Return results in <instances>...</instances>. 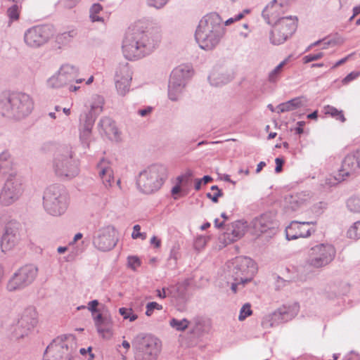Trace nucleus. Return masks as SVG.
<instances>
[{
  "instance_id": "f3484780",
  "label": "nucleus",
  "mask_w": 360,
  "mask_h": 360,
  "mask_svg": "<svg viewBox=\"0 0 360 360\" xmlns=\"http://www.w3.org/2000/svg\"><path fill=\"white\" fill-rule=\"evenodd\" d=\"M117 240L115 229L112 226H108L97 232L94 237L93 244L98 250L105 252L112 250Z\"/></svg>"
},
{
  "instance_id": "a19ab883",
  "label": "nucleus",
  "mask_w": 360,
  "mask_h": 360,
  "mask_svg": "<svg viewBox=\"0 0 360 360\" xmlns=\"http://www.w3.org/2000/svg\"><path fill=\"white\" fill-rule=\"evenodd\" d=\"M344 42V39L340 37H335L332 39L325 38L322 39V43L321 45L322 46V49H326L329 46H334L336 45H340Z\"/></svg>"
},
{
  "instance_id": "4d7b16f0",
  "label": "nucleus",
  "mask_w": 360,
  "mask_h": 360,
  "mask_svg": "<svg viewBox=\"0 0 360 360\" xmlns=\"http://www.w3.org/2000/svg\"><path fill=\"white\" fill-rule=\"evenodd\" d=\"M98 304L99 302L97 300H94L88 304V309L92 313L93 316H95V313L98 312L97 307Z\"/></svg>"
},
{
  "instance_id": "c85d7f7f",
  "label": "nucleus",
  "mask_w": 360,
  "mask_h": 360,
  "mask_svg": "<svg viewBox=\"0 0 360 360\" xmlns=\"http://www.w3.org/2000/svg\"><path fill=\"white\" fill-rule=\"evenodd\" d=\"M192 75L193 70L191 66L188 64H181L172 70L170 79L186 85L187 82Z\"/></svg>"
},
{
  "instance_id": "37998d69",
  "label": "nucleus",
  "mask_w": 360,
  "mask_h": 360,
  "mask_svg": "<svg viewBox=\"0 0 360 360\" xmlns=\"http://www.w3.org/2000/svg\"><path fill=\"white\" fill-rule=\"evenodd\" d=\"M119 312L124 319H129L131 322L134 321L138 318V316L134 313L131 308L121 307L119 309Z\"/></svg>"
},
{
  "instance_id": "c03bdc74",
  "label": "nucleus",
  "mask_w": 360,
  "mask_h": 360,
  "mask_svg": "<svg viewBox=\"0 0 360 360\" xmlns=\"http://www.w3.org/2000/svg\"><path fill=\"white\" fill-rule=\"evenodd\" d=\"M20 7L18 3L13 4L7 10V15L12 21L17 20L19 18Z\"/></svg>"
},
{
  "instance_id": "20e7f679",
  "label": "nucleus",
  "mask_w": 360,
  "mask_h": 360,
  "mask_svg": "<svg viewBox=\"0 0 360 360\" xmlns=\"http://www.w3.org/2000/svg\"><path fill=\"white\" fill-rule=\"evenodd\" d=\"M135 360H157L162 350V342L150 333H139L132 340Z\"/></svg>"
},
{
  "instance_id": "6e6552de",
  "label": "nucleus",
  "mask_w": 360,
  "mask_h": 360,
  "mask_svg": "<svg viewBox=\"0 0 360 360\" xmlns=\"http://www.w3.org/2000/svg\"><path fill=\"white\" fill-rule=\"evenodd\" d=\"M24 192L22 177L17 172L9 173L0 192V204L9 206L18 201Z\"/></svg>"
},
{
  "instance_id": "aec40b11",
  "label": "nucleus",
  "mask_w": 360,
  "mask_h": 360,
  "mask_svg": "<svg viewBox=\"0 0 360 360\" xmlns=\"http://www.w3.org/2000/svg\"><path fill=\"white\" fill-rule=\"evenodd\" d=\"M19 226V223L15 221H11L6 224L1 240V248L3 252L11 250L18 243L20 240Z\"/></svg>"
},
{
  "instance_id": "3c124183",
  "label": "nucleus",
  "mask_w": 360,
  "mask_h": 360,
  "mask_svg": "<svg viewBox=\"0 0 360 360\" xmlns=\"http://www.w3.org/2000/svg\"><path fill=\"white\" fill-rule=\"evenodd\" d=\"M208 239L207 237L203 236L197 237L194 243L195 249L198 250L202 249L206 245Z\"/></svg>"
},
{
  "instance_id": "f03ea898",
  "label": "nucleus",
  "mask_w": 360,
  "mask_h": 360,
  "mask_svg": "<svg viewBox=\"0 0 360 360\" xmlns=\"http://www.w3.org/2000/svg\"><path fill=\"white\" fill-rule=\"evenodd\" d=\"M226 33L223 19L219 13L211 12L199 21L195 32V39L201 49L212 51L221 42Z\"/></svg>"
},
{
  "instance_id": "f257e3e1",
  "label": "nucleus",
  "mask_w": 360,
  "mask_h": 360,
  "mask_svg": "<svg viewBox=\"0 0 360 360\" xmlns=\"http://www.w3.org/2000/svg\"><path fill=\"white\" fill-rule=\"evenodd\" d=\"M158 43V40L152 32L134 25L129 27L123 39L122 53L129 60H137L153 53Z\"/></svg>"
},
{
  "instance_id": "052dcab7",
  "label": "nucleus",
  "mask_w": 360,
  "mask_h": 360,
  "mask_svg": "<svg viewBox=\"0 0 360 360\" xmlns=\"http://www.w3.org/2000/svg\"><path fill=\"white\" fill-rule=\"evenodd\" d=\"M343 360H360L359 355L354 351H351L345 356Z\"/></svg>"
},
{
  "instance_id": "603ef678",
  "label": "nucleus",
  "mask_w": 360,
  "mask_h": 360,
  "mask_svg": "<svg viewBox=\"0 0 360 360\" xmlns=\"http://www.w3.org/2000/svg\"><path fill=\"white\" fill-rule=\"evenodd\" d=\"M323 56V52L319 51L316 53H311V54L305 56L303 58V61L304 63H308L311 61L317 60L321 58Z\"/></svg>"
},
{
  "instance_id": "a878e982",
  "label": "nucleus",
  "mask_w": 360,
  "mask_h": 360,
  "mask_svg": "<svg viewBox=\"0 0 360 360\" xmlns=\"http://www.w3.org/2000/svg\"><path fill=\"white\" fill-rule=\"evenodd\" d=\"M37 323V319L35 309L32 307H27L25 309L18 322V326L22 329L20 336L23 337L25 335H27V331L33 328Z\"/></svg>"
},
{
  "instance_id": "393cba45",
  "label": "nucleus",
  "mask_w": 360,
  "mask_h": 360,
  "mask_svg": "<svg viewBox=\"0 0 360 360\" xmlns=\"http://www.w3.org/2000/svg\"><path fill=\"white\" fill-rule=\"evenodd\" d=\"M252 226L257 233H265L276 226L275 216L271 212L262 214L252 220Z\"/></svg>"
},
{
  "instance_id": "c756f323",
  "label": "nucleus",
  "mask_w": 360,
  "mask_h": 360,
  "mask_svg": "<svg viewBox=\"0 0 360 360\" xmlns=\"http://www.w3.org/2000/svg\"><path fill=\"white\" fill-rule=\"evenodd\" d=\"M307 99L304 96H298L276 106L277 113H283L297 110L307 105Z\"/></svg>"
},
{
  "instance_id": "473e14b6",
  "label": "nucleus",
  "mask_w": 360,
  "mask_h": 360,
  "mask_svg": "<svg viewBox=\"0 0 360 360\" xmlns=\"http://www.w3.org/2000/svg\"><path fill=\"white\" fill-rule=\"evenodd\" d=\"M186 84L169 79L168 84V97L172 101H178L182 96Z\"/></svg>"
},
{
  "instance_id": "423d86ee",
  "label": "nucleus",
  "mask_w": 360,
  "mask_h": 360,
  "mask_svg": "<svg viewBox=\"0 0 360 360\" xmlns=\"http://www.w3.org/2000/svg\"><path fill=\"white\" fill-rule=\"evenodd\" d=\"M166 177L165 167L152 165L139 172L136 178V186L141 193L150 194L161 188Z\"/></svg>"
},
{
  "instance_id": "09e8293b",
  "label": "nucleus",
  "mask_w": 360,
  "mask_h": 360,
  "mask_svg": "<svg viewBox=\"0 0 360 360\" xmlns=\"http://www.w3.org/2000/svg\"><path fill=\"white\" fill-rule=\"evenodd\" d=\"M155 309L162 310V306L161 304L157 303L156 302H148L146 304V315L148 316H150L153 314V311Z\"/></svg>"
},
{
  "instance_id": "9b49d317",
  "label": "nucleus",
  "mask_w": 360,
  "mask_h": 360,
  "mask_svg": "<svg viewBox=\"0 0 360 360\" xmlns=\"http://www.w3.org/2000/svg\"><path fill=\"white\" fill-rule=\"evenodd\" d=\"M38 271L37 266L34 264H26L19 268L8 281L7 290H21L29 286L37 278Z\"/></svg>"
},
{
  "instance_id": "a211bd4d",
  "label": "nucleus",
  "mask_w": 360,
  "mask_h": 360,
  "mask_svg": "<svg viewBox=\"0 0 360 360\" xmlns=\"http://www.w3.org/2000/svg\"><path fill=\"white\" fill-rule=\"evenodd\" d=\"M132 70L127 62L120 63L115 68V83L118 94L124 96L129 90Z\"/></svg>"
},
{
  "instance_id": "58836bf2",
  "label": "nucleus",
  "mask_w": 360,
  "mask_h": 360,
  "mask_svg": "<svg viewBox=\"0 0 360 360\" xmlns=\"http://www.w3.org/2000/svg\"><path fill=\"white\" fill-rule=\"evenodd\" d=\"M103 10V7L99 4H94L89 10V18L92 22H103V18L98 15Z\"/></svg>"
},
{
  "instance_id": "72a5a7b5",
  "label": "nucleus",
  "mask_w": 360,
  "mask_h": 360,
  "mask_svg": "<svg viewBox=\"0 0 360 360\" xmlns=\"http://www.w3.org/2000/svg\"><path fill=\"white\" fill-rule=\"evenodd\" d=\"M103 164L104 160H103L98 165V174L103 181V184L105 187H108L111 186L112 181L114 179L112 170L110 167L104 166Z\"/></svg>"
},
{
  "instance_id": "5701e85b",
  "label": "nucleus",
  "mask_w": 360,
  "mask_h": 360,
  "mask_svg": "<svg viewBox=\"0 0 360 360\" xmlns=\"http://www.w3.org/2000/svg\"><path fill=\"white\" fill-rule=\"evenodd\" d=\"M233 79V72L224 66H215L212 70L208 80L212 86H219Z\"/></svg>"
},
{
  "instance_id": "a18cd8bd",
  "label": "nucleus",
  "mask_w": 360,
  "mask_h": 360,
  "mask_svg": "<svg viewBox=\"0 0 360 360\" xmlns=\"http://www.w3.org/2000/svg\"><path fill=\"white\" fill-rule=\"evenodd\" d=\"M170 0H146V5L150 8L160 10L164 8Z\"/></svg>"
},
{
  "instance_id": "6e6d98bb",
  "label": "nucleus",
  "mask_w": 360,
  "mask_h": 360,
  "mask_svg": "<svg viewBox=\"0 0 360 360\" xmlns=\"http://www.w3.org/2000/svg\"><path fill=\"white\" fill-rule=\"evenodd\" d=\"M223 195V193L221 190H218V191H216L215 193L212 194L211 193H207L206 194V196L211 199L213 202H217L219 200V198Z\"/></svg>"
},
{
  "instance_id": "cd10ccee",
  "label": "nucleus",
  "mask_w": 360,
  "mask_h": 360,
  "mask_svg": "<svg viewBox=\"0 0 360 360\" xmlns=\"http://www.w3.org/2000/svg\"><path fill=\"white\" fill-rule=\"evenodd\" d=\"M246 227V222L240 220L232 223L231 227L224 234L225 243L229 244L240 239L244 236Z\"/></svg>"
},
{
  "instance_id": "4be33fe9",
  "label": "nucleus",
  "mask_w": 360,
  "mask_h": 360,
  "mask_svg": "<svg viewBox=\"0 0 360 360\" xmlns=\"http://www.w3.org/2000/svg\"><path fill=\"white\" fill-rule=\"evenodd\" d=\"M312 195L309 191H302L289 195L285 198V209L287 212H296L306 206L311 200Z\"/></svg>"
},
{
  "instance_id": "774afa93",
  "label": "nucleus",
  "mask_w": 360,
  "mask_h": 360,
  "mask_svg": "<svg viewBox=\"0 0 360 360\" xmlns=\"http://www.w3.org/2000/svg\"><path fill=\"white\" fill-rule=\"evenodd\" d=\"M350 57V55L340 59V60L337 61L333 66V68H335L340 65H341L342 64L345 63L347 60L348 58Z\"/></svg>"
},
{
  "instance_id": "13d9d810",
  "label": "nucleus",
  "mask_w": 360,
  "mask_h": 360,
  "mask_svg": "<svg viewBox=\"0 0 360 360\" xmlns=\"http://www.w3.org/2000/svg\"><path fill=\"white\" fill-rule=\"evenodd\" d=\"M186 178V176H179L177 177V181H178V184H176V186H174L172 189V193L173 195L174 194H177L180 192L181 191V186H180V184L182 183L184 179Z\"/></svg>"
},
{
  "instance_id": "ea45409f",
  "label": "nucleus",
  "mask_w": 360,
  "mask_h": 360,
  "mask_svg": "<svg viewBox=\"0 0 360 360\" xmlns=\"http://www.w3.org/2000/svg\"><path fill=\"white\" fill-rule=\"evenodd\" d=\"M348 210L354 213H360V198L351 197L347 201Z\"/></svg>"
},
{
  "instance_id": "ddd939ff",
  "label": "nucleus",
  "mask_w": 360,
  "mask_h": 360,
  "mask_svg": "<svg viewBox=\"0 0 360 360\" xmlns=\"http://www.w3.org/2000/svg\"><path fill=\"white\" fill-rule=\"evenodd\" d=\"M53 36V29L46 25L32 26L25 30L24 42L31 49H38L46 44Z\"/></svg>"
},
{
  "instance_id": "f704fd0d",
  "label": "nucleus",
  "mask_w": 360,
  "mask_h": 360,
  "mask_svg": "<svg viewBox=\"0 0 360 360\" xmlns=\"http://www.w3.org/2000/svg\"><path fill=\"white\" fill-rule=\"evenodd\" d=\"M11 172H15L13 169L12 160L8 152L4 151L0 154V174L9 175Z\"/></svg>"
},
{
  "instance_id": "4c0bfd02",
  "label": "nucleus",
  "mask_w": 360,
  "mask_h": 360,
  "mask_svg": "<svg viewBox=\"0 0 360 360\" xmlns=\"http://www.w3.org/2000/svg\"><path fill=\"white\" fill-rule=\"evenodd\" d=\"M189 325V321L187 319L179 320L173 318L169 321V326L177 331H184Z\"/></svg>"
},
{
  "instance_id": "79ce46f5",
  "label": "nucleus",
  "mask_w": 360,
  "mask_h": 360,
  "mask_svg": "<svg viewBox=\"0 0 360 360\" xmlns=\"http://www.w3.org/2000/svg\"><path fill=\"white\" fill-rule=\"evenodd\" d=\"M347 237L351 239L360 238V221L355 222L347 231Z\"/></svg>"
},
{
  "instance_id": "7c9ffc66",
  "label": "nucleus",
  "mask_w": 360,
  "mask_h": 360,
  "mask_svg": "<svg viewBox=\"0 0 360 360\" xmlns=\"http://www.w3.org/2000/svg\"><path fill=\"white\" fill-rule=\"evenodd\" d=\"M100 133L103 132L109 139H117L119 134L115 122L110 117H105L98 123Z\"/></svg>"
},
{
  "instance_id": "bb28decb",
  "label": "nucleus",
  "mask_w": 360,
  "mask_h": 360,
  "mask_svg": "<svg viewBox=\"0 0 360 360\" xmlns=\"http://www.w3.org/2000/svg\"><path fill=\"white\" fill-rule=\"evenodd\" d=\"M299 310L300 305L297 302L283 304L274 313V319L280 322H287L292 319Z\"/></svg>"
},
{
  "instance_id": "49530a36",
  "label": "nucleus",
  "mask_w": 360,
  "mask_h": 360,
  "mask_svg": "<svg viewBox=\"0 0 360 360\" xmlns=\"http://www.w3.org/2000/svg\"><path fill=\"white\" fill-rule=\"evenodd\" d=\"M342 169V167L338 170V174L335 176H329L325 179V183L323 185L331 187L335 185L338 182H340L344 181L347 176H344L342 179H340L342 175L340 174V170Z\"/></svg>"
},
{
  "instance_id": "dca6fc26",
  "label": "nucleus",
  "mask_w": 360,
  "mask_h": 360,
  "mask_svg": "<svg viewBox=\"0 0 360 360\" xmlns=\"http://www.w3.org/2000/svg\"><path fill=\"white\" fill-rule=\"evenodd\" d=\"M233 264L235 281H240L243 285L250 282L257 271L256 264L248 257H238Z\"/></svg>"
},
{
  "instance_id": "c9c22d12",
  "label": "nucleus",
  "mask_w": 360,
  "mask_h": 360,
  "mask_svg": "<svg viewBox=\"0 0 360 360\" xmlns=\"http://www.w3.org/2000/svg\"><path fill=\"white\" fill-rule=\"evenodd\" d=\"M288 61V58L284 59L269 73L268 81L270 83L275 84L280 79L283 67L287 64Z\"/></svg>"
},
{
  "instance_id": "de8ad7c7",
  "label": "nucleus",
  "mask_w": 360,
  "mask_h": 360,
  "mask_svg": "<svg viewBox=\"0 0 360 360\" xmlns=\"http://www.w3.org/2000/svg\"><path fill=\"white\" fill-rule=\"evenodd\" d=\"M251 307L249 303L245 304L240 310L238 316L239 321L245 320L248 316L252 314Z\"/></svg>"
},
{
  "instance_id": "f8f14e48",
  "label": "nucleus",
  "mask_w": 360,
  "mask_h": 360,
  "mask_svg": "<svg viewBox=\"0 0 360 360\" xmlns=\"http://www.w3.org/2000/svg\"><path fill=\"white\" fill-rule=\"evenodd\" d=\"M96 101L91 105V109L79 116V138L83 143H87L96 116L103 110V99L96 96Z\"/></svg>"
},
{
  "instance_id": "e2e57ef3",
  "label": "nucleus",
  "mask_w": 360,
  "mask_h": 360,
  "mask_svg": "<svg viewBox=\"0 0 360 360\" xmlns=\"http://www.w3.org/2000/svg\"><path fill=\"white\" fill-rule=\"evenodd\" d=\"M75 32L73 30L70 31V32H65L63 33L59 37V39H67L68 38H72L75 37Z\"/></svg>"
},
{
  "instance_id": "412c9836",
  "label": "nucleus",
  "mask_w": 360,
  "mask_h": 360,
  "mask_svg": "<svg viewBox=\"0 0 360 360\" xmlns=\"http://www.w3.org/2000/svg\"><path fill=\"white\" fill-rule=\"evenodd\" d=\"M311 224H316V221H291L285 228L286 239L291 240L298 238H307L310 236L311 233L315 232L314 229L307 228Z\"/></svg>"
},
{
  "instance_id": "0e129e2a",
  "label": "nucleus",
  "mask_w": 360,
  "mask_h": 360,
  "mask_svg": "<svg viewBox=\"0 0 360 360\" xmlns=\"http://www.w3.org/2000/svg\"><path fill=\"white\" fill-rule=\"evenodd\" d=\"M156 295L160 299L165 298L167 297L166 289L165 288H162L161 290L158 289L156 290Z\"/></svg>"
},
{
  "instance_id": "e433bc0d",
  "label": "nucleus",
  "mask_w": 360,
  "mask_h": 360,
  "mask_svg": "<svg viewBox=\"0 0 360 360\" xmlns=\"http://www.w3.org/2000/svg\"><path fill=\"white\" fill-rule=\"evenodd\" d=\"M324 113L328 115L336 120H339L342 122L345 121V117L343 115L342 110H339L336 108L331 105H326L324 107Z\"/></svg>"
},
{
  "instance_id": "7ed1b4c3",
  "label": "nucleus",
  "mask_w": 360,
  "mask_h": 360,
  "mask_svg": "<svg viewBox=\"0 0 360 360\" xmlns=\"http://www.w3.org/2000/svg\"><path fill=\"white\" fill-rule=\"evenodd\" d=\"M34 105L33 99L29 94L13 92L0 99V112L4 117L20 120L32 113Z\"/></svg>"
},
{
  "instance_id": "4468645a",
  "label": "nucleus",
  "mask_w": 360,
  "mask_h": 360,
  "mask_svg": "<svg viewBox=\"0 0 360 360\" xmlns=\"http://www.w3.org/2000/svg\"><path fill=\"white\" fill-rule=\"evenodd\" d=\"M79 70L77 67L70 65H63L58 73L53 75L47 81V85L51 88H60L68 85L73 82L80 84L83 79H79Z\"/></svg>"
},
{
  "instance_id": "5fc2aeb1",
  "label": "nucleus",
  "mask_w": 360,
  "mask_h": 360,
  "mask_svg": "<svg viewBox=\"0 0 360 360\" xmlns=\"http://www.w3.org/2000/svg\"><path fill=\"white\" fill-rule=\"evenodd\" d=\"M359 75H360V72H356V71L352 72L349 74H348L343 79L342 82L344 84H347V83L354 80L355 79H356Z\"/></svg>"
},
{
  "instance_id": "bf43d9fd",
  "label": "nucleus",
  "mask_w": 360,
  "mask_h": 360,
  "mask_svg": "<svg viewBox=\"0 0 360 360\" xmlns=\"http://www.w3.org/2000/svg\"><path fill=\"white\" fill-rule=\"evenodd\" d=\"M276 167L275 172L280 173L283 169V165L284 164V160L282 158H276L275 159Z\"/></svg>"
},
{
  "instance_id": "69168bd1",
  "label": "nucleus",
  "mask_w": 360,
  "mask_h": 360,
  "mask_svg": "<svg viewBox=\"0 0 360 360\" xmlns=\"http://www.w3.org/2000/svg\"><path fill=\"white\" fill-rule=\"evenodd\" d=\"M178 250L174 247L170 251L169 259H173L174 261H176L178 259Z\"/></svg>"
},
{
  "instance_id": "1a4fd4ad",
  "label": "nucleus",
  "mask_w": 360,
  "mask_h": 360,
  "mask_svg": "<svg viewBox=\"0 0 360 360\" xmlns=\"http://www.w3.org/2000/svg\"><path fill=\"white\" fill-rule=\"evenodd\" d=\"M297 18L285 16L279 18L271 25L273 26L270 32V41L274 45H280L284 43L297 29Z\"/></svg>"
},
{
  "instance_id": "6ab92c4d",
  "label": "nucleus",
  "mask_w": 360,
  "mask_h": 360,
  "mask_svg": "<svg viewBox=\"0 0 360 360\" xmlns=\"http://www.w3.org/2000/svg\"><path fill=\"white\" fill-rule=\"evenodd\" d=\"M289 0H272L263 9L262 15L265 21L271 25L283 15L288 10Z\"/></svg>"
},
{
  "instance_id": "9d476101",
  "label": "nucleus",
  "mask_w": 360,
  "mask_h": 360,
  "mask_svg": "<svg viewBox=\"0 0 360 360\" xmlns=\"http://www.w3.org/2000/svg\"><path fill=\"white\" fill-rule=\"evenodd\" d=\"M335 254L333 245L328 243L318 244L309 249L306 262L313 268H322L334 259Z\"/></svg>"
},
{
  "instance_id": "b1692460",
  "label": "nucleus",
  "mask_w": 360,
  "mask_h": 360,
  "mask_svg": "<svg viewBox=\"0 0 360 360\" xmlns=\"http://www.w3.org/2000/svg\"><path fill=\"white\" fill-rule=\"evenodd\" d=\"M358 169H360V148L349 153L342 162V169L340 170V179L344 176H349Z\"/></svg>"
},
{
  "instance_id": "2f4dec72",
  "label": "nucleus",
  "mask_w": 360,
  "mask_h": 360,
  "mask_svg": "<svg viewBox=\"0 0 360 360\" xmlns=\"http://www.w3.org/2000/svg\"><path fill=\"white\" fill-rule=\"evenodd\" d=\"M95 326L99 334L104 336L105 333H109L112 326V321L109 316L98 314L93 317Z\"/></svg>"
},
{
  "instance_id": "0eeeda50",
  "label": "nucleus",
  "mask_w": 360,
  "mask_h": 360,
  "mask_svg": "<svg viewBox=\"0 0 360 360\" xmlns=\"http://www.w3.org/2000/svg\"><path fill=\"white\" fill-rule=\"evenodd\" d=\"M45 210L52 216H60L68 207V196L63 186L53 184L46 188L43 195Z\"/></svg>"
},
{
  "instance_id": "864d4df0",
  "label": "nucleus",
  "mask_w": 360,
  "mask_h": 360,
  "mask_svg": "<svg viewBox=\"0 0 360 360\" xmlns=\"http://www.w3.org/2000/svg\"><path fill=\"white\" fill-rule=\"evenodd\" d=\"M127 260L128 266L133 270H136V267L141 265V261L138 257L129 256Z\"/></svg>"
},
{
  "instance_id": "39448f33",
  "label": "nucleus",
  "mask_w": 360,
  "mask_h": 360,
  "mask_svg": "<svg viewBox=\"0 0 360 360\" xmlns=\"http://www.w3.org/2000/svg\"><path fill=\"white\" fill-rule=\"evenodd\" d=\"M52 168L56 175L63 179H72L79 174L78 162L73 158L70 146H60L56 150L52 160Z\"/></svg>"
},
{
  "instance_id": "2eb2a0df",
  "label": "nucleus",
  "mask_w": 360,
  "mask_h": 360,
  "mask_svg": "<svg viewBox=\"0 0 360 360\" xmlns=\"http://www.w3.org/2000/svg\"><path fill=\"white\" fill-rule=\"evenodd\" d=\"M67 335L54 339L46 347L43 360H71V349L66 340Z\"/></svg>"
},
{
  "instance_id": "338daca9",
  "label": "nucleus",
  "mask_w": 360,
  "mask_h": 360,
  "mask_svg": "<svg viewBox=\"0 0 360 360\" xmlns=\"http://www.w3.org/2000/svg\"><path fill=\"white\" fill-rule=\"evenodd\" d=\"M150 243L154 245L155 248H159L161 245V241L156 236H153L150 239Z\"/></svg>"
},
{
  "instance_id": "680f3d73",
  "label": "nucleus",
  "mask_w": 360,
  "mask_h": 360,
  "mask_svg": "<svg viewBox=\"0 0 360 360\" xmlns=\"http://www.w3.org/2000/svg\"><path fill=\"white\" fill-rule=\"evenodd\" d=\"M153 110V108L148 106L144 109H140L138 110V114L141 117H146L149 115Z\"/></svg>"
},
{
  "instance_id": "8fccbe9b",
  "label": "nucleus",
  "mask_w": 360,
  "mask_h": 360,
  "mask_svg": "<svg viewBox=\"0 0 360 360\" xmlns=\"http://www.w3.org/2000/svg\"><path fill=\"white\" fill-rule=\"evenodd\" d=\"M141 226L139 224H136L133 227V232L131 237L133 239L141 238L145 240L146 238V233L140 232Z\"/></svg>"
}]
</instances>
